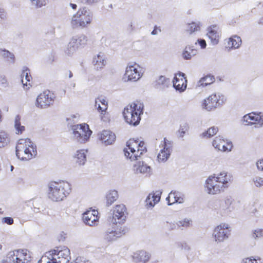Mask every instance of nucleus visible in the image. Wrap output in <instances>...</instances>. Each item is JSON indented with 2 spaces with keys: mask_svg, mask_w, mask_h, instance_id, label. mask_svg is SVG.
<instances>
[{
  "mask_svg": "<svg viewBox=\"0 0 263 263\" xmlns=\"http://www.w3.org/2000/svg\"><path fill=\"white\" fill-rule=\"evenodd\" d=\"M71 191V184L67 181H51L48 184V198L53 202L63 201Z\"/></svg>",
  "mask_w": 263,
  "mask_h": 263,
  "instance_id": "obj_1",
  "label": "nucleus"
},
{
  "mask_svg": "<svg viewBox=\"0 0 263 263\" xmlns=\"http://www.w3.org/2000/svg\"><path fill=\"white\" fill-rule=\"evenodd\" d=\"M16 156L21 160H29L37 155L36 145L29 138L20 139L15 147Z\"/></svg>",
  "mask_w": 263,
  "mask_h": 263,
  "instance_id": "obj_2",
  "label": "nucleus"
},
{
  "mask_svg": "<svg viewBox=\"0 0 263 263\" xmlns=\"http://www.w3.org/2000/svg\"><path fill=\"white\" fill-rule=\"evenodd\" d=\"M143 105L139 102H134L124 108L123 115L126 122L136 126L141 120V115L143 112Z\"/></svg>",
  "mask_w": 263,
  "mask_h": 263,
  "instance_id": "obj_3",
  "label": "nucleus"
},
{
  "mask_svg": "<svg viewBox=\"0 0 263 263\" xmlns=\"http://www.w3.org/2000/svg\"><path fill=\"white\" fill-rule=\"evenodd\" d=\"M92 16V13L88 8L86 7H82L72 16L71 20V27L73 28L85 27L90 24Z\"/></svg>",
  "mask_w": 263,
  "mask_h": 263,
  "instance_id": "obj_4",
  "label": "nucleus"
},
{
  "mask_svg": "<svg viewBox=\"0 0 263 263\" xmlns=\"http://www.w3.org/2000/svg\"><path fill=\"white\" fill-rule=\"evenodd\" d=\"M71 130L73 139L81 143L87 142L92 134L86 124L74 125L72 126Z\"/></svg>",
  "mask_w": 263,
  "mask_h": 263,
  "instance_id": "obj_5",
  "label": "nucleus"
},
{
  "mask_svg": "<svg viewBox=\"0 0 263 263\" xmlns=\"http://www.w3.org/2000/svg\"><path fill=\"white\" fill-rule=\"evenodd\" d=\"M48 254L56 263H68L70 259V250L66 247L51 251Z\"/></svg>",
  "mask_w": 263,
  "mask_h": 263,
  "instance_id": "obj_6",
  "label": "nucleus"
},
{
  "mask_svg": "<svg viewBox=\"0 0 263 263\" xmlns=\"http://www.w3.org/2000/svg\"><path fill=\"white\" fill-rule=\"evenodd\" d=\"M54 99V95L49 90H47L41 93L37 96L35 104L39 108H46L53 103Z\"/></svg>",
  "mask_w": 263,
  "mask_h": 263,
  "instance_id": "obj_7",
  "label": "nucleus"
},
{
  "mask_svg": "<svg viewBox=\"0 0 263 263\" xmlns=\"http://www.w3.org/2000/svg\"><path fill=\"white\" fill-rule=\"evenodd\" d=\"M141 70L142 68L136 63L128 65L123 78L124 81H137L142 76Z\"/></svg>",
  "mask_w": 263,
  "mask_h": 263,
  "instance_id": "obj_8",
  "label": "nucleus"
},
{
  "mask_svg": "<svg viewBox=\"0 0 263 263\" xmlns=\"http://www.w3.org/2000/svg\"><path fill=\"white\" fill-rule=\"evenodd\" d=\"M221 98V97L218 95L212 94L204 100L202 106L208 111L213 110L223 103V98Z\"/></svg>",
  "mask_w": 263,
  "mask_h": 263,
  "instance_id": "obj_9",
  "label": "nucleus"
},
{
  "mask_svg": "<svg viewBox=\"0 0 263 263\" xmlns=\"http://www.w3.org/2000/svg\"><path fill=\"white\" fill-rule=\"evenodd\" d=\"M230 234V227L228 224L221 223L214 229L213 236L216 241L221 242L227 239Z\"/></svg>",
  "mask_w": 263,
  "mask_h": 263,
  "instance_id": "obj_10",
  "label": "nucleus"
},
{
  "mask_svg": "<svg viewBox=\"0 0 263 263\" xmlns=\"http://www.w3.org/2000/svg\"><path fill=\"white\" fill-rule=\"evenodd\" d=\"M125 234L124 230L121 227L115 225L111 228H108L104 234V240L108 242L115 241Z\"/></svg>",
  "mask_w": 263,
  "mask_h": 263,
  "instance_id": "obj_11",
  "label": "nucleus"
},
{
  "mask_svg": "<svg viewBox=\"0 0 263 263\" xmlns=\"http://www.w3.org/2000/svg\"><path fill=\"white\" fill-rule=\"evenodd\" d=\"M126 208L124 204L117 205L113 211L111 221L114 224L123 222L126 218Z\"/></svg>",
  "mask_w": 263,
  "mask_h": 263,
  "instance_id": "obj_12",
  "label": "nucleus"
},
{
  "mask_svg": "<svg viewBox=\"0 0 263 263\" xmlns=\"http://www.w3.org/2000/svg\"><path fill=\"white\" fill-rule=\"evenodd\" d=\"M205 187L210 194H219L224 191L223 185H221L211 176H209L206 180Z\"/></svg>",
  "mask_w": 263,
  "mask_h": 263,
  "instance_id": "obj_13",
  "label": "nucleus"
},
{
  "mask_svg": "<svg viewBox=\"0 0 263 263\" xmlns=\"http://www.w3.org/2000/svg\"><path fill=\"white\" fill-rule=\"evenodd\" d=\"M243 121L247 125L257 124L262 126L263 125V114L261 112H252L243 116Z\"/></svg>",
  "mask_w": 263,
  "mask_h": 263,
  "instance_id": "obj_14",
  "label": "nucleus"
},
{
  "mask_svg": "<svg viewBox=\"0 0 263 263\" xmlns=\"http://www.w3.org/2000/svg\"><path fill=\"white\" fill-rule=\"evenodd\" d=\"M83 220L85 224L95 226L98 224V212L95 210H87L83 214Z\"/></svg>",
  "mask_w": 263,
  "mask_h": 263,
  "instance_id": "obj_15",
  "label": "nucleus"
},
{
  "mask_svg": "<svg viewBox=\"0 0 263 263\" xmlns=\"http://www.w3.org/2000/svg\"><path fill=\"white\" fill-rule=\"evenodd\" d=\"M211 176L214 178V179L218 181L221 185H223L224 190L229 186L230 184L233 180L232 175L224 171L221 172L217 175L214 174Z\"/></svg>",
  "mask_w": 263,
  "mask_h": 263,
  "instance_id": "obj_16",
  "label": "nucleus"
},
{
  "mask_svg": "<svg viewBox=\"0 0 263 263\" xmlns=\"http://www.w3.org/2000/svg\"><path fill=\"white\" fill-rule=\"evenodd\" d=\"M213 145L215 148L222 152L231 151L233 147L232 142H229L220 137H216L214 139L213 142Z\"/></svg>",
  "mask_w": 263,
  "mask_h": 263,
  "instance_id": "obj_17",
  "label": "nucleus"
},
{
  "mask_svg": "<svg viewBox=\"0 0 263 263\" xmlns=\"http://www.w3.org/2000/svg\"><path fill=\"white\" fill-rule=\"evenodd\" d=\"M168 141L166 138H164L160 146L162 148L157 156V159L159 162H164L167 160L171 154V149L170 146L167 145Z\"/></svg>",
  "mask_w": 263,
  "mask_h": 263,
  "instance_id": "obj_18",
  "label": "nucleus"
},
{
  "mask_svg": "<svg viewBox=\"0 0 263 263\" xmlns=\"http://www.w3.org/2000/svg\"><path fill=\"white\" fill-rule=\"evenodd\" d=\"M151 255L144 250H139L132 255L133 261L136 263H145L150 258Z\"/></svg>",
  "mask_w": 263,
  "mask_h": 263,
  "instance_id": "obj_19",
  "label": "nucleus"
},
{
  "mask_svg": "<svg viewBox=\"0 0 263 263\" xmlns=\"http://www.w3.org/2000/svg\"><path fill=\"white\" fill-rule=\"evenodd\" d=\"M16 263H30L31 261V254L27 249L16 250Z\"/></svg>",
  "mask_w": 263,
  "mask_h": 263,
  "instance_id": "obj_20",
  "label": "nucleus"
},
{
  "mask_svg": "<svg viewBox=\"0 0 263 263\" xmlns=\"http://www.w3.org/2000/svg\"><path fill=\"white\" fill-rule=\"evenodd\" d=\"M116 135L110 130H104L100 135V139L106 145L112 144L116 140Z\"/></svg>",
  "mask_w": 263,
  "mask_h": 263,
  "instance_id": "obj_21",
  "label": "nucleus"
},
{
  "mask_svg": "<svg viewBox=\"0 0 263 263\" xmlns=\"http://www.w3.org/2000/svg\"><path fill=\"white\" fill-rule=\"evenodd\" d=\"M170 85L171 83L169 79L166 78L163 76H159L154 84V87L156 89L162 91L168 88Z\"/></svg>",
  "mask_w": 263,
  "mask_h": 263,
  "instance_id": "obj_22",
  "label": "nucleus"
},
{
  "mask_svg": "<svg viewBox=\"0 0 263 263\" xmlns=\"http://www.w3.org/2000/svg\"><path fill=\"white\" fill-rule=\"evenodd\" d=\"M161 194V193L157 191L155 193H151L148 195L145 200L147 208L152 209L160 201Z\"/></svg>",
  "mask_w": 263,
  "mask_h": 263,
  "instance_id": "obj_23",
  "label": "nucleus"
},
{
  "mask_svg": "<svg viewBox=\"0 0 263 263\" xmlns=\"http://www.w3.org/2000/svg\"><path fill=\"white\" fill-rule=\"evenodd\" d=\"M207 35L211 40V43L213 45H216L218 43L220 35L217 31V27L216 25L211 26L208 28Z\"/></svg>",
  "mask_w": 263,
  "mask_h": 263,
  "instance_id": "obj_24",
  "label": "nucleus"
},
{
  "mask_svg": "<svg viewBox=\"0 0 263 263\" xmlns=\"http://www.w3.org/2000/svg\"><path fill=\"white\" fill-rule=\"evenodd\" d=\"M87 149H82L77 150L73 156L76 163L80 165H83L86 162Z\"/></svg>",
  "mask_w": 263,
  "mask_h": 263,
  "instance_id": "obj_25",
  "label": "nucleus"
},
{
  "mask_svg": "<svg viewBox=\"0 0 263 263\" xmlns=\"http://www.w3.org/2000/svg\"><path fill=\"white\" fill-rule=\"evenodd\" d=\"M134 170L137 174H149L151 168L143 161H138L134 165Z\"/></svg>",
  "mask_w": 263,
  "mask_h": 263,
  "instance_id": "obj_26",
  "label": "nucleus"
},
{
  "mask_svg": "<svg viewBox=\"0 0 263 263\" xmlns=\"http://www.w3.org/2000/svg\"><path fill=\"white\" fill-rule=\"evenodd\" d=\"M69 41L79 49L84 46L87 43V37L83 34L76 35L72 36Z\"/></svg>",
  "mask_w": 263,
  "mask_h": 263,
  "instance_id": "obj_27",
  "label": "nucleus"
},
{
  "mask_svg": "<svg viewBox=\"0 0 263 263\" xmlns=\"http://www.w3.org/2000/svg\"><path fill=\"white\" fill-rule=\"evenodd\" d=\"M95 106L97 107L98 110L101 111L102 114L105 112L108 107V101L106 98L103 96H99L96 99Z\"/></svg>",
  "mask_w": 263,
  "mask_h": 263,
  "instance_id": "obj_28",
  "label": "nucleus"
},
{
  "mask_svg": "<svg viewBox=\"0 0 263 263\" xmlns=\"http://www.w3.org/2000/svg\"><path fill=\"white\" fill-rule=\"evenodd\" d=\"M92 62L95 69L98 70L101 69L106 63L104 54L102 52H99L97 56L94 57Z\"/></svg>",
  "mask_w": 263,
  "mask_h": 263,
  "instance_id": "obj_29",
  "label": "nucleus"
},
{
  "mask_svg": "<svg viewBox=\"0 0 263 263\" xmlns=\"http://www.w3.org/2000/svg\"><path fill=\"white\" fill-rule=\"evenodd\" d=\"M136 149L135 152H129L127 149H124V155L127 158H129L132 161L133 160H138L140 159L141 156L143 154V153L146 152V148L144 147L143 149Z\"/></svg>",
  "mask_w": 263,
  "mask_h": 263,
  "instance_id": "obj_30",
  "label": "nucleus"
},
{
  "mask_svg": "<svg viewBox=\"0 0 263 263\" xmlns=\"http://www.w3.org/2000/svg\"><path fill=\"white\" fill-rule=\"evenodd\" d=\"M241 43V40L239 36L237 35L230 37L227 41L226 48L229 49L238 48Z\"/></svg>",
  "mask_w": 263,
  "mask_h": 263,
  "instance_id": "obj_31",
  "label": "nucleus"
},
{
  "mask_svg": "<svg viewBox=\"0 0 263 263\" xmlns=\"http://www.w3.org/2000/svg\"><path fill=\"white\" fill-rule=\"evenodd\" d=\"M118 198V194L116 190H111L106 195V204L108 206L111 205Z\"/></svg>",
  "mask_w": 263,
  "mask_h": 263,
  "instance_id": "obj_32",
  "label": "nucleus"
},
{
  "mask_svg": "<svg viewBox=\"0 0 263 263\" xmlns=\"http://www.w3.org/2000/svg\"><path fill=\"white\" fill-rule=\"evenodd\" d=\"M197 53V50L192 46H186L182 53L183 58L190 60Z\"/></svg>",
  "mask_w": 263,
  "mask_h": 263,
  "instance_id": "obj_33",
  "label": "nucleus"
},
{
  "mask_svg": "<svg viewBox=\"0 0 263 263\" xmlns=\"http://www.w3.org/2000/svg\"><path fill=\"white\" fill-rule=\"evenodd\" d=\"M179 194V193L178 192H171L166 198V200L167 201L168 205H171L176 202L180 203L181 202L178 201L180 199V196H178Z\"/></svg>",
  "mask_w": 263,
  "mask_h": 263,
  "instance_id": "obj_34",
  "label": "nucleus"
},
{
  "mask_svg": "<svg viewBox=\"0 0 263 263\" xmlns=\"http://www.w3.org/2000/svg\"><path fill=\"white\" fill-rule=\"evenodd\" d=\"M14 128L17 134H21L25 130V126L21 125V117L19 115L16 116L15 117Z\"/></svg>",
  "mask_w": 263,
  "mask_h": 263,
  "instance_id": "obj_35",
  "label": "nucleus"
},
{
  "mask_svg": "<svg viewBox=\"0 0 263 263\" xmlns=\"http://www.w3.org/2000/svg\"><path fill=\"white\" fill-rule=\"evenodd\" d=\"M15 261H17V256L16 250H14L7 254L6 258L2 261V263H16Z\"/></svg>",
  "mask_w": 263,
  "mask_h": 263,
  "instance_id": "obj_36",
  "label": "nucleus"
},
{
  "mask_svg": "<svg viewBox=\"0 0 263 263\" xmlns=\"http://www.w3.org/2000/svg\"><path fill=\"white\" fill-rule=\"evenodd\" d=\"M22 82L24 85H27V83L29 82L31 79V76L30 73L29 69L27 67H24L21 74Z\"/></svg>",
  "mask_w": 263,
  "mask_h": 263,
  "instance_id": "obj_37",
  "label": "nucleus"
},
{
  "mask_svg": "<svg viewBox=\"0 0 263 263\" xmlns=\"http://www.w3.org/2000/svg\"><path fill=\"white\" fill-rule=\"evenodd\" d=\"M215 81V78L213 76L207 75L202 78L199 81V85L206 86L213 83Z\"/></svg>",
  "mask_w": 263,
  "mask_h": 263,
  "instance_id": "obj_38",
  "label": "nucleus"
},
{
  "mask_svg": "<svg viewBox=\"0 0 263 263\" xmlns=\"http://www.w3.org/2000/svg\"><path fill=\"white\" fill-rule=\"evenodd\" d=\"M1 55L8 62L14 63L15 62L14 55L8 50L4 49L1 51Z\"/></svg>",
  "mask_w": 263,
  "mask_h": 263,
  "instance_id": "obj_39",
  "label": "nucleus"
},
{
  "mask_svg": "<svg viewBox=\"0 0 263 263\" xmlns=\"http://www.w3.org/2000/svg\"><path fill=\"white\" fill-rule=\"evenodd\" d=\"M78 49L75 45L69 41L64 49V52L67 55L71 57L76 52Z\"/></svg>",
  "mask_w": 263,
  "mask_h": 263,
  "instance_id": "obj_40",
  "label": "nucleus"
},
{
  "mask_svg": "<svg viewBox=\"0 0 263 263\" xmlns=\"http://www.w3.org/2000/svg\"><path fill=\"white\" fill-rule=\"evenodd\" d=\"M138 140H135L134 139H130L126 142V146L127 148L126 149L129 150L130 153L134 152H135V151L138 147Z\"/></svg>",
  "mask_w": 263,
  "mask_h": 263,
  "instance_id": "obj_41",
  "label": "nucleus"
},
{
  "mask_svg": "<svg viewBox=\"0 0 263 263\" xmlns=\"http://www.w3.org/2000/svg\"><path fill=\"white\" fill-rule=\"evenodd\" d=\"M218 130L217 127L214 126L210 127L206 131L202 134V136L204 138H210L215 135Z\"/></svg>",
  "mask_w": 263,
  "mask_h": 263,
  "instance_id": "obj_42",
  "label": "nucleus"
},
{
  "mask_svg": "<svg viewBox=\"0 0 263 263\" xmlns=\"http://www.w3.org/2000/svg\"><path fill=\"white\" fill-rule=\"evenodd\" d=\"M200 28V27L199 23L192 22L187 25V31H189L190 33H192L193 32L199 30Z\"/></svg>",
  "mask_w": 263,
  "mask_h": 263,
  "instance_id": "obj_43",
  "label": "nucleus"
},
{
  "mask_svg": "<svg viewBox=\"0 0 263 263\" xmlns=\"http://www.w3.org/2000/svg\"><path fill=\"white\" fill-rule=\"evenodd\" d=\"M38 263H56L54 260L52 259V257L48 253L43 256L41 259L38 261Z\"/></svg>",
  "mask_w": 263,
  "mask_h": 263,
  "instance_id": "obj_44",
  "label": "nucleus"
},
{
  "mask_svg": "<svg viewBox=\"0 0 263 263\" xmlns=\"http://www.w3.org/2000/svg\"><path fill=\"white\" fill-rule=\"evenodd\" d=\"M7 134L4 132H0V148L4 147L8 142Z\"/></svg>",
  "mask_w": 263,
  "mask_h": 263,
  "instance_id": "obj_45",
  "label": "nucleus"
},
{
  "mask_svg": "<svg viewBox=\"0 0 263 263\" xmlns=\"http://www.w3.org/2000/svg\"><path fill=\"white\" fill-rule=\"evenodd\" d=\"M181 76V72L178 71L177 73L173 80V86L175 88L176 90L179 91L180 92H181V87H180V84L177 85V83L179 81V79L177 78V76Z\"/></svg>",
  "mask_w": 263,
  "mask_h": 263,
  "instance_id": "obj_46",
  "label": "nucleus"
},
{
  "mask_svg": "<svg viewBox=\"0 0 263 263\" xmlns=\"http://www.w3.org/2000/svg\"><path fill=\"white\" fill-rule=\"evenodd\" d=\"M234 200L231 197H227L225 198L222 206L224 209H229L234 203Z\"/></svg>",
  "mask_w": 263,
  "mask_h": 263,
  "instance_id": "obj_47",
  "label": "nucleus"
},
{
  "mask_svg": "<svg viewBox=\"0 0 263 263\" xmlns=\"http://www.w3.org/2000/svg\"><path fill=\"white\" fill-rule=\"evenodd\" d=\"M33 5H34L36 8H41L45 6L47 3L48 0H30Z\"/></svg>",
  "mask_w": 263,
  "mask_h": 263,
  "instance_id": "obj_48",
  "label": "nucleus"
},
{
  "mask_svg": "<svg viewBox=\"0 0 263 263\" xmlns=\"http://www.w3.org/2000/svg\"><path fill=\"white\" fill-rule=\"evenodd\" d=\"M80 2L84 5L93 6L99 3L101 0H79Z\"/></svg>",
  "mask_w": 263,
  "mask_h": 263,
  "instance_id": "obj_49",
  "label": "nucleus"
},
{
  "mask_svg": "<svg viewBox=\"0 0 263 263\" xmlns=\"http://www.w3.org/2000/svg\"><path fill=\"white\" fill-rule=\"evenodd\" d=\"M242 263H262L260 259H257L252 257H248L243 260Z\"/></svg>",
  "mask_w": 263,
  "mask_h": 263,
  "instance_id": "obj_50",
  "label": "nucleus"
},
{
  "mask_svg": "<svg viewBox=\"0 0 263 263\" xmlns=\"http://www.w3.org/2000/svg\"><path fill=\"white\" fill-rule=\"evenodd\" d=\"M263 236V230L262 229H257L254 231L252 235V237L256 239L261 237Z\"/></svg>",
  "mask_w": 263,
  "mask_h": 263,
  "instance_id": "obj_51",
  "label": "nucleus"
},
{
  "mask_svg": "<svg viewBox=\"0 0 263 263\" xmlns=\"http://www.w3.org/2000/svg\"><path fill=\"white\" fill-rule=\"evenodd\" d=\"M2 221L3 223H7L8 225H11L14 222L13 219L10 217H5L3 218Z\"/></svg>",
  "mask_w": 263,
  "mask_h": 263,
  "instance_id": "obj_52",
  "label": "nucleus"
},
{
  "mask_svg": "<svg viewBox=\"0 0 263 263\" xmlns=\"http://www.w3.org/2000/svg\"><path fill=\"white\" fill-rule=\"evenodd\" d=\"M255 185L257 187L263 186V179L260 177H256L254 179Z\"/></svg>",
  "mask_w": 263,
  "mask_h": 263,
  "instance_id": "obj_53",
  "label": "nucleus"
},
{
  "mask_svg": "<svg viewBox=\"0 0 263 263\" xmlns=\"http://www.w3.org/2000/svg\"><path fill=\"white\" fill-rule=\"evenodd\" d=\"M182 78H183L184 80V82L182 83V92H183L186 89L187 80L186 79V77H185V74L182 72Z\"/></svg>",
  "mask_w": 263,
  "mask_h": 263,
  "instance_id": "obj_54",
  "label": "nucleus"
},
{
  "mask_svg": "<svg viewBox=\"0 0 263 263\" xmlns=\"http://www.w3.org/2000/svg\"><path fill=\"white\" fill-rule=\"evenodd\" d=\"M192 225V221L187 218H184L182 223V227H186V228L189 227Z\"/></svg>",
  "mask_w": 263,
  "mask_h": 263,
  "instance_id": "obj_55",
  "label": "nucleus"
},
{
  "mask_svg": "<svg viewBox=\"0 0 263 263\" xmlns=\"http://www.w3.org/2000/svg\"><path fill=\"white\" fill-rule=\"evenodd\" d=\"M0 84L3 87H6L8 85L7 80L5 76L3 75L0 76Z\"/></svg>",
  "mask_w": 263,
  "mask_h": 263,
  "instance_id": "obj_56",
  "label": "nucleus"
},
{
  "mask_svg": "<svg viewBox=\"0 0 263 263\" xmlns=\"http://www.w3.org/2000/svg\"><path fill=\"white\" fill-rule=\"evenodd\" d=\"M71 263H90L88 260H83L81 257H77L76 259Z\"/></svg>",
  "mask_w": 263,
  "mask_h": 263,
  "instance_id": "obj_57",
  "label": "nucleus"
},
{
  "mask_svg": "<svg viewBox=\"0 0 263 263\" xmlns=\"http://www.w3.org/2000/svg\"><path fill=\"white\" fill-rule=\"evenodd\" d=\"M198 42L201 48L204 49L206 47V42L204 40L199 39V40H198Z\"/></svg>",
  "mask_w": 263,
  "mask_h": 263,
  "instance_id": "obj_58",
  "label": "nucleus"
},
{
  "mask_svg": "<svg viewBox=\"0 0 263 263\" xmlns=\"http://www.w3.org/2000/svg\"><path fill=\"white\" fill-rule=\"evenodd\" d=\"M161 31V28L160 27H158L156 26H155L154 29L152 31L151 34L152 35H157L159 32Z\"/></svg>",
  "mask_w": 263,
  "mask_h": 263,
  "instance_id": "obj_59",
  "label": "nucleus"
},
{
  "mask_svg": "<svg viewBox=\"0 0 263 263\" xmlns=\"http://www.w3.org/2000/svg\"><path fill=\"white\" fill-rule=\"evenodd\" d=\"M0 17L2 20H5L6 18V13L3 8H0Z\"/></svg>",
  "mask_w": 263,
  "mask_h": 263,
  "instance_id": "obj_60",
  "label": "nucleus"
},
{
  "mask_svg": "<svg viewBox=\"0 0 263 263\" xmlns=\"http://www.w3.org/2000/svg\"><path fill=\"white\" fill-rule=\"evenodd\" d=\"M257 167L258 170L263 171V159L259 160L257 162Z\"/></svg>",
  "mask_w": 263,
  "mask_h": 263,
  "instance_id": "obj_61",
  "label": "nucleus"
},
{
  "mask_svg": "<svg viewBox=\"0 0 263 263\" xmlns=\"http://www.w3.org/2000/svg\"><path fill=\"white\" fill-rule=\"evenodd\" d=\"M189 130V126L187 124H185L183 125V128H182V134L188 133Z\"/></svg>",
  "mask_w": 263,
  "mask_h": 263,
  "instance_id": "obj_62",
  "label": "nucleus"
},
{
  "mask_svg": "<svg viewBox=\"0 0 263 263\" xmlns=\"http://www.w3.org/2000/svg\"><path fill=\"white\" fill-rule=\"evenodd\" d=\"M134 30V27L132 23H130L127 26V30L129 32H132Z\"/></svg>",
  "mask_w": 263,
  "mask_h": 263,
  "instance_id": "obj_63",
  "label": "nucleus"
},
{
  "mask_svg": "<svg viewBox=\"0 0 263 263\" xmlns=\"http://www.w3.org/2000/svg\"><path fill=\"white\" fill-rule=\"evenodd\" d=\"M144 143L142 141H140V142H138V147L137 148V149H143L144 147H145L144 146Z\"/></svg>",
  "mask_w": 263,
  "mask_h": 263,
  "instance_id": "obj_64",
  "label": "nucleus"
}]
</instances>
